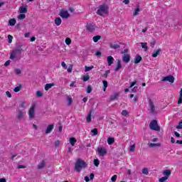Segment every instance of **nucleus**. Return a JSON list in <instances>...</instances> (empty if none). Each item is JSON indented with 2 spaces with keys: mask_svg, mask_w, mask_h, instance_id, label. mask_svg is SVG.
I'll return each instance as SVG.
<instances>
[{
  "mask_svg": "<svg viewBox=\"0 0 182 182\" xmlns=\"http://www.w3.org/2000/svg\"><path fill=\"white\" fill-rule=\"evenodd\" d=\"M87 167V164L86 162L82 159H78L75 164L74 169L77 173H80L83 168H86Z\"/></svg>",
  "mask_w": 182,
  "mask_h": 182,
  "instance_id": "nucleus-1",
  "label": "nucleus"
},
{
  "mask_svg": "<svg viewBox=\"0 0 182 182\" xmlns=\"http://www.w3.org/2000/svg\"><path fill=\"white\" fill-rule=\"evenodd\" d=\"M107 14H109V7L105 4L100 5L97 11V14L103 16L104 14L107 15Z\"/></svg>",
  "mask_w": 182,
  "mask_h": 182,
  "instance_id": "nucleus-2",
  "label": "nucleus"
},
{
  "mask_svg": "<svg viewBox=\"0 0 182 182\" xmlns=\"http://www.w3.org/2000/svg\"><path fill=\"white\" fill-rule=\"evenodd\" d=\"M149 127L151 130H154L155 132H160V127L157 124V120L154 119L149 124Z\"/></svg>",
  "mask_w": 182,
  "mask_h": 182,
  "instance_id": "nucleus-3",
  "label": "nucleus"
},
{
  "mask_svg": "<svg viewBox=\"0 0 182 182\" xmlns=\"http://www.w3.org/2000/svg\"><path fill=\"white\" fill-rule=\"evenodd\" d=\"M59 16L63 18V19H68V18H69V16H70V14H69V12L68 11V10H63L62 9L60 11Z\"/></svg>",
  "mask_w": 182,
  "mask_h": 182,
  "instance_id": "nucleus-4",
  "label": "nucleus"
},
{
  "mask_svg": "<svg viewBox=\"0 0 182 182\" xmlns=\"http://www.w3.org/2000/svg\"><path fill=\"white\" fill-rule=\"evenodd\" d=\"M97 151L100 157H103L107 154V150L105 148L100 147L97 149Z\"/></svg>",
  "mask_w": 182,
  "mask_h": 182,
  "instance_id": "nucleus-5",
  "label": "nucleus"
},
{
  "mask_svg": "<svg viewBox=\"0 0 182 182\" xmlns=\"http://www.w3.org/2000/svg\"><path fill=\"white\" fill-rule=\"evenodd\" d=\"M162 82H169V83H174V77L173 75L164 77L162 79Z\"/></svg>",
  "mask_w": 182,
  "mask_h": 182,
  "instance_id": "nucleus-6",
  "label": "nucleus"
},
{
  "mask_svg": "<svg viewBox=\"0 0 182 182\" xmlns=\"http://www.w3.org/2000/svg\"><path fill=\"white\" fill-rule=\"evenodd\" d=\"M29 119L35 118V106H31L28 111Z\"/></svg>",
  "mask_w": 182,
  "mask_h": 182,
  "instance_id": "nucleus-7",
  "label": "nucleus"
},
{
  "mask_svg": "<svg viewBox=\"0 0 182 182\" xmlns=\"http://www.w3.org/2000/svg\"><path fill=\"white\" fill-rule=\"evenodd\" d=\"M143 60V58H141V55L136 54L134 58V63L135 65H137L138 63H140Z\"/></svg>",
  "mask_w": 182,
  "mask_h": 182,
  "instance_id": "nucleus-8",
  "label": "nucleus"
},
{
  "mask_svg": "<svg viewBox=\"0 0 182 182\" xmlns=\"http://www.w3.org/2000/svg\"><path fill=\"white\" fill-rule=\"evenodd\" d=\"M149 103L151 113H156V107H154V103L153 102V100H149Z\"/></svg>",
  "mask_w": 182,
  "mask_h": 182,
  "instance_id": "nucleus-9",
  "label": "nucleus"
},
{
  "mask_svg": "<svg viewBox=\"0 0 182 182\" xmlns=\"http://www.w3.org/2000/svg\"><path fill=\"white\" fill-rule=\"evenodd\" d=\"M24 114H25V112H23V110L22 109H18L16 112V117H17V119H18L19 120H21V119L23 117Z\"/></svg>",
  "mask_w": 182,
  "mask_h": 182,
  "instance_id": "nucleus-10",
  "label": "nucleus"
},
{
  "mask_svg": "<svg viewBox=\"0 0 182 182\" xmlns=\"http://www.w3.org/2000/svg\"><path fill=\"white\" fill-rule=\"evenodd\" d=\"M14 50H15L18 55H21V53L23 52V47L22 45H19L18 46L16 47Z\"/></svg>",
  "mask_w": 182,
  "mask_h": 182,
  "instance_id": "nucleus-11",
  "label": "nucleus"
},
{
  "mask_svg": "<svg viewBox=\"0 0 182 182\" xmlns=\"http://www.w3.org/2000/svg\"><path fill=\"white\" fill-rule=\"evenodd\" d=\"M122 62H124V63H129L130 62V55L124 54L122 56Z\"/></svg>",
  "mask_w": 182,
  "mask_h": 182,
  "instance_id": "nucleus-12",
  "label": "nucleus"
},
{
  "mask_svg": "<svg viewBox=\"0 0 182 182\" xmlns=\"http://www.w3.org/2000/svg\"><path fill=\"white\" fill-rule=\"evenodd\" d=\"M107 62L108 63V66H112L114 63V58L112 55H109L107 58Z\"/></svg>",
  "mask_w": 182,
  "mask_h": 182,
  "instance_id": "nucleus-13",
  "label": "nucleus"
},
{
  "mask_svg": "<svg viewBox=\"0 0 182 182\" xmlns=\"http://www.w3.org/2000/svg\"><path fill=\"white\" fill-rule=\"evenodd\" d=\"M55 125L53 124H49L46 129V134H49L53 130Z\"/></svg>",
  "mask_w": 182,
  "mask_h": 182,
  "instance_id": "nucleus-14",
  "label": "nucleus"
},
{
  "mask_svg": "<svg viewBox=\"0 0 182 182\" xmlns=\"http://www.w3.org/2000/svg\"><path fill=\"white\" fill-rule=\"evenodd\" d=\"M54 23L56 26H60L62 24V18H60V17H56L54 20Z\"/></svg>",
  "mask_w": 182,
  "mask_h": 182,
  "instance_id": "nucleus-15",
  "label": "nucleus"
},
{
  "mask_svg": "<svg viewBox=\"0 0 182 182\" xmlns=\"http://www.w3.org/2000/svg\"><path fill=\"white\" fill-rule=\"evenodd\" d=\"M18 57V54L16 52L15 50H13L10 54V59H11L12 60H14V59H16V58Z\"/></svg>",
  "mask_w": 182,
  "mask_h": 182,
  "instance_id": "nucleus-16",
  "label": "nucleus"
},
{
  "mask_svg": "<svg viewBox=\"0 0 182 182\" xmlns=\"http://www.w3.org/2000/svg\"><path fill=\"white\" fill-rule=\"evenodd\" d=\"M95 26H93L92 24H88L87 26V31H88V32H95Z\"/></svg>",
  "mask_w": 182,
  "mask_h": 182,
  "instance_id": "nucleus-17",
  "label": "nucleus"
},
{
  "mask_svg": "<svg viewBox=\"0 0 182 182\" xmlns=\"http://www.w3.org/2000/svg\"><path fill=\"white\" fill-rule=\"evenodd\" d=\"M163 174L164 176H165V177H170V176H171V171L168 170V169H166L163 171Z\"/></svg>",
  "mask_w": 182,
  "mask_h": 182,
  "instance_id": "nucleus-18",
  "label": "nucleus"
},
{
  "mask_svg": "<svg viewBox=\"0 0 182 182\" xmlns=\"http://www.w3.org/2000/svg\"><path fill=\"white\" fill-rule=\"evenodd\" d=\"M53 86H55L54 83H48L46 84L44 89L45 90H49V89H51Z\"/></svg>",
  "mask_w": 182,
  "mask_h": 182,
  "instance_id": "nucleus-19",
  "label": "nucleus"
},
{
  "mask_svg": "<svg viewBox=\"0 0 182 182\" xmlns=\"http://www.w3.org/2000/svg\"><path fill=\"white\" fill-rule=\"evenodd\" d=\"M92 113H93L92 109L90 110V113L88 114V115L87 117V123H90V122H92Z\"/></svg>",
  "mask_w": 182,
  "mask_h": 182,
  "instance_id": "nucleus-20",
  "label": "nucleus"
},
{
  "mask_svg": "<svg viewBox=\"0 0 182 182\" xmlns=\"http://www.w3.org/2000/svg\"><path fill=\"white\" fill-rule=\"evenodd\" d=\"M70 144H71V146H75V144H76V141H77V140L76 139V138L75 137H71L69 139Z\"/></svg>",
  "mask_w": 182,
  "mask_h": 182,
  "instance_id": "nucleus-21",
  "label": "nucleus"
},
{
  "mask_svg": "<svg viewBox=\"0 0 182 182\" xmlns=\"http://www.w3.org/2000/svg\"><path fill=\"white\" fill-rule=\"evenodd\" d=\"M119 69H122V61H120V60H118L117 65V67L115 68L114 70H115V72H117Z\"/></svg>",
  "mask_w": 182,
  "mask_h": 182,
  "instance_id": "nucleus-22",
  "label": "nucleus"
},
{
  "mask_svg": "<svg viewBox=\"0 0 182 182\" xmlns=\"http://www.w3.org/2000/svg\"><path fill=\"white\" fill-rule=\"evenodd\" d=\"M19 12H20V14H26V12H28V8L21 6L19 8Z\"/></svg>",
  "mask_w": 182,
  "mask_h": 182,
  "instance_id": "nucleus-23",
  "label": "nucleus"
},
{
  "mask_svg": "<svg viewBox=\"0 0 182 182\" xmlns=\"http://www.w3.org/2000/svg\"><path fill=\"white\" fill-rule=\"evenodd\" d=\"M46 166V163L45 161H42L38 165V170H42V168H43V167H45Z\"/></svg>",
  "mask_w": 182,
  "mask_h": 182,
  "instance_id": "nucleus-24",
  "label": "nucleus"
},
{
  "mask_svg": "<svg viewBox=\"0 0 182 182\" xmlns=\"http://www.w3.org/2000/svg\"><path fill=\"white\" fill-rule=\"evenodd\" d=\"M102 85H103V87H102L103 91L106 92V89H107V86H109V84L106 80H103Z\"/></svg>",
  "mask_w": 182,
  "mask_h": 182,
  "instance_id": "nucleus-25",
  "label": "nucleus"
},
{
  "mask_svg": "<svg viewBox=\"0 0 182 182\" xmlns=\"http://www.w3.org/2000/svg\"><path fill=\"white\" fill-rule=\"evenodd\" d=\"M100 39H102V36H95L93 38H92V41L93 42H99V41H100Z\"/></svg>",
  "mask_w": 182,
  "mask_h": 182,
  "instance_id": "nucleus-26",
  "label": "nucleus"
},
{
  "mask_svg": "<svg viewBox=\"0 0 182 182\" xmlns=\"http://www.w3.org/2000/svg\"><path fill=\"white\" fill-rule=\"evenodd\" d=\"M15 23H16V20L15 18H11L9 21L10 26H15Z\"/></svg>",
  "mask_w": 182,
  "mask_h": 182,
  "instance_id": "nucleus-27",
  "label": "nucleus"
},
{
  "mask_svg": "<svg viewBox=\"0 0 182 182\" xmlns=\"http://www.w3.org/2000/svg\"><path fill=\"white\" fill-rule=\"evenodd\" d=\"M161 52V49H158L156 50L154 53H152V58H157L159 56V53Z\"/></svg>",
  "mask_w": 182,
  "mask_h": 182,
  "instance_id": "nucleus-28",
  "label": "nucleus"
},
{
  "mask_svg": "<svg viewBox=\"0 0 182 182\" xmlns=\"http://www.w3.org/2000/svg\"><path fill=\"white\" fill-rule=\"evenodd\" d=\"M182 103V88L181 89L179 92V98L178 100V105H181Z\"/></svg>",
  "mask_w": 182,
  "mask_h": 182,
  "instance_id": "nucleus-29",
  "label": "nucleus"
},
{
  "mask_svg": "<svg viewBox=\"0 0 182 182\" xmlns=\"http://www.w3.org/2000/svg\"><path fill=\"white\" fill-rule=\"evenodd\" d=\"M107 143L108 144H113L114 143V137H108L107 138Z\"/></svg>",
  "mask_w": 182,
  "mask_h": 182,
  "instance_id": "nucleus-30",
  "label": "nucleus"
},
{
  "mask_svg": "<svg viewBox=\"0 0 182 182\" xmlns=\"http://www.w3.org/2000/svg\"><path fill=\"white\" fill-rule=\"evenodd\" d=\"M89 79H90V76L89 75V74H86L82 76L83 82H87V80H89Z\"/></svg>",
  "mask_w": 182,
  "mask_h": 182,
  "instance_id": "nucleus-31",
  "label": "nucleus"
},
{
  "mask_svg": "<svg viewBox=\"0 0 182 182\" xmlns=\"http://www.w3.org/2000/svg\"><path fill=\"white\" fill-rule=\"evenodd\" d=\"M109 48L111 49H119V48H120V46L119 44H110Z\"/></svg>",
  "mask_w": 182,
  "mask_h": 182,
  "instance_id": "nucleus-32",
  "label": "nucleus"
},
{
  "mask_svg": "<svg viewBox=\"0 0 182 182\" xmlns=\"http://www.w3.org/2000/svg\"><path fill=\"white\" fill-rule=\"evenodd\" d=\"M142 49H144L145 52L149 49L147 47V43H141Z\"/></svg>",
  "mask_w": 182,
  "mask_h": 182,
  "instance_id": "nucleus-33",
  "label": "nucleus"
},
{
  "mask_svg": "<svg viewBox=\"0 0 182 182\" xmlns=\"http://www.w3.org/2000/svg\"><path fill=\"white\" fill-rule=\"evenodd\" d=\"M67 100H68V106H70V105H72V103L73 102V100L71 98L70 96H68L67 97Z\"/></svg>",
  "mask_w": 182,
  "mask_h": 182,
  "instance_id": "nucleus-34",
  "label": "nucleus"
},
{
  "mask_svg": "<svg viewBox=\"0 0 182 182\" xmlns=\"http://www.w3.org/2000/svg\"><path fill=\"white\" fill-rule=\"evenodd\" d=\"M161 146V144H160V143H156V144L151 143V144H149V147H160Z\"/></svg>",
  "mask_w": 182,
  "mask_h": 182,
  "instance_id": "nucleus-35",
  "label": "nucleus"
},
{
  "mask_svg": "<svg viewBox=\"0 0 182 182\" xmlns=\"http://www.w3.org/2000/svg\"><path fill=\"white\" fill-rule=\"evenodd\" d=\"M117 97H119V93H116L113 95H111L110 100H116V99H117Z\"/></svg>",
  "mask_w": 182,
  "mask_h": 182,
  "instance_id": "nucleus-36",
  "label": "nucleus"
},
{
  "mask_svg": "<svg viewBox=\"0 0 182 182\" xmlns=\"http://www.w3.org/2000/svg\"><path fill=\"white\" fill-rule=\"evenodd\" d=\"M94 166H95V167H99V164H100V161H99L98 159H94Z\"/></svg>",
  "mask_w": 182,
  "mask_h": 182,
  "instance_id": "nucleus-37",
  "label": "nucleus"
},
{
  "mask_svg": "<svg viewBox=\"0 0 182 182\" xmlns=\"http://www.w3.org/2000/svg\"><path fill=\"white\" fill-rule=\"evenodd\" d=\"M85 72H90V70H92V69H95V66L91 65L90 67L85 66Z\"/></svg>",
  "mask_w": 182,
  "mask_h": 182,
  "instance_id": "nucleus-38",
  "label": "nucleus"
},
{
  "mask_svg": "<svg viewBox=\"0 0 182 182\" xmlns=\"http://www.w3.org/2000/svg\"><path fill=\"white\" fill-rule=\"evenodd\" d=\"M109 73H110V70H107L105 71V73L103 74V77L105 79H107V77L109 76Z\"/></svg>",
  "mask_w": 182,
  "mask_h": 182,
  "instance_id": "nucleus-39",
  "label": "nucleus"
},
{
  "mask_svg": "<svg viewBox=\"0 0 182 182\" xmlns=\"http://www.w3.org/2000/svg\"><path fill=\"white\" fill-rule=\"evenodd\" d=\"M142 173L145 174V176H147L149 174V168H144L142 169Z\"/></svg>",
  "mask_w": 182,
  "mask_h": 182,
  "instance_id": "nucleus-40",
  "label": "nucleus"
},
{
  "mask_svg": "<svg viewBox=\"0 0 182 182\" xmlns=\"http://www.w3.org/2000/svg\"><path fill=\"white\" fill-rule=\"evenodd\" d=\"M18 19H25V18H26V15H25L23 13H21V14H19L18 16Z\"/></svg>",
  "mask_w": 182,
  "mask_h": 182,
  "instance_id": "nucleus-41",
  "label": "nucleus"
},
{
  "mask_svg": "<svg viewBox=\"0 0 182 182\" xmlns=\"http://www.w3.org/2000/svg\"><path fill=\"white\" fill-rule=\"evenodd\" d=\"M166 180H168V178L167 176H164L161 178H159V182H166Z\"/></svg>",
  "mask_w": 182,
  "mask_h": 182,
  "instance_id": "nucleus-42",
  "label": "nucleus"
},
{
  "mask_svg": "<svg viewBox=\"0 0 182 182\" xmlns=\"http://www.w3.org/2000/svg\"><path fill=\"white\" fill-rule=\"evenodd\" d=\"M139 12H140V9L139 7H137L134 10V16H136V15H139Z\"/></svg>",
  "mask_w": 182,
  "mask_h": 182,
  "instance_id": "nucleus-43",
  "label": "nucleus"
},
{
  "mask_svg": "<svg viewBox=\"0 0 182 182\" xmlns=\"http://www.w3.org/2000/svg\"><path fill=\"white\" fill-rule=\"evenodd\" d=\"M136 150V145L133 144L129 148V151H132L133 153Z\"/></svg>",
  "mask_w": 182,
  "mask_h": 182,
  "instance_id": "nucleus-44",
  "label": "nucleus"
},
{
  "mask_svg": "<svg viewBox=\"0 0 182 182\" xmlns=\"http://www.w3.org/2000/svg\"><path fill=\"white\" fill-rule=\"evenodd\" d=\"M65 43L66 45H70V43H72V40L70 38H65Z\"/></svg>",
  "mask_w": 182,
  "mask_h": 182,
  "instance_id": "nucleus-45",
  "label": "nucleus"
},
{
  "mask_svg": "<svg viewBox=\"0 0 182 182\" xmlns=\"http://www.w3.org/2000/svg\"><path fill=\"white\" fill-rule=\"evenodd\" d=\"M36 96L37 97H42L43 96V93H42L41 91H37Z\"/></svg>",
  "mask_w": 182,
  "mask_h": 182,
  "instance_id": "nucleus-46",
  "label": "nucleus"
},
{
  "mask_svg": "<svg viewBox=\"0 0 182 182\" xmlns=\"http://www.w3.org/2000/svg\"><path fill=\"white\" fill-rule=\"evenodd\" d=\"M91 133H93L94 136H97V134L99 133V132L97 131V129L95 128L94 129H92L91 131Z\"/></svg>",
  "mask_w": 182,
  "mask_h": 182,
  "instance_id": "nucleus-47",
  "label": "nucleus"
},
{
  "mask_svg": "<svg viewBox=\"0 0 182 182\" xmlns=\"http://www.w3.org/2000/svg\"><path fill=\"white\" fill-rule=\"evenodd\" d=\"M21 85H20V86H18V87H16L14 89V92H15L16 93H18V92H19V91L21 90Z\"/></svg>",
  "mask_w": 182,
  "mask_h": 182,
  "instance_id": "nucleus-48",
  "label": "nucleus"
},
{
  "mask_svg": "<svg viewBox=\"0 0 182 182\" xmlns=\"http://www.w3.org/2000/svg\"><path fill=\"white\" fill-rule=\"evenodd\" d=\"M87 93H92V85H88L87 87Z\"/></svg>",
  "mask_w": 182,
  "mask_h": 182,
  "instance_id": "nucleus-49",
  "label": "nucleus"
},
{
  "mask_svg": "<svg viewBox=\"0 0 182 182\" xmlns=\"http://www.w3.org/2000/svg\"><path fill=\"white\" fill-rule=\"evenodd\" d=\"M8 39H9V43H12V40L14 39V37L11 35H9Z\"/></svg>",
  "mask_w": 182,
  "mask_h": 182,
  "instance_id": "nucleus-50",
  "label": "nucleus"
},
{
  "mask_svg": "<svg viewBox=\"0 0 182 182\" xmlns=\"http://www.w3.org/2000/svg\"><path fill=\"white\" fill-rule=\"evenodd\" d=\"M15 73H16V75H21V73H22V71H21V69L16 68L15 70Z\"/></svg>",
  "mask_w": 182,
  "mask_h": 182,
  "instance_id": "nucleus-51",
  "label": "nucleus"
},
{
  "mask_svg": "<svg viewBox=\"0 0 182 182\" xmlns=\"http://www.w3.org/2000/svg\"><path fill=\"white\" fill-rule=\"evenodd\" d=\"M121 114H122V116H127L128 114L127 110L126 109L122 110Z\"/></svg>",
  "mask_w": 182,
  "mask_h": 182,
  "instance_id": "nucleus-52",
  "label": "nucleus"
},
{
  "mask_svg": "<svg viewBox=\"0 0 182 182\" xmlns=\"http://www.w3.org/2000/svg\"><path fill=\"white\" fill-rule=\"evenodd\" d=\"M116 180H117V175H114L112 178H111V181L114 182L116 181Z\"/></svg>",
  "mask_w": 182,
  "mask_h": 182,
  "instance_id": "nucleus-53",
  "label": "nucleus"
},
{
  "mask_svg": "<svg viewBox=\"0 0 182 182\" xmlns=\"http://www.w3.org/2000/svg\"><path fill=\"white\" fill-rule=\"evenodd\" d=\"M60 144V141H59V139H58L55 142V147H59Z\"/></svg>",
  "mask_w": 182,
  "mask_h": 182,
  "instance_id": "nucleus-54",
  "label": "nucleus"
},
{
  "mask_svg": "<svg viewBox=\"0 0 182 182\" xmlns=\"http://www.w3.org/2000/svg\"><path fill=\"white\" fill-rule=\"evenodd\" d=\"M61 66H63V69H68V65H66V63L63 61L61 63Z\"/></svg>",
  "mask_w": 182,
  "mask_h": 182,
  "instance_id": "nucleus-55",
  "label": "nucleus"
},
{
  "mask_svg": "<svg viewBox=\"0 0 182 182\" xmlns=\"http://www.w3.org/2000/svg\"><path fill=\"white\" fill-rule=\"evenodd\" d=\"M73 69V65H70L69 67H68V68L67 69V70H68V73H70V72H72V70Z\"/></svg>",
  "mask_w": 182,
  "mask_h": 182,
  "instance_id": "nucleus-56",
  "label": "nucleus"
},
{
  "mask_svg": "<svg viewBox=\"0 0 182 182\" xmlns=\"http://www.w3.org/2000/svg\"><path fill=\"white\" fill-rule=\"evenodd\" d=\"M122 3L125 5H129V4H130V0H123Z\"/></svg>",
  "mask_w": 182,
  "mask_h": 182,
  "instance_id": "nucleus-57",
  "label": "nucleus"
},
{
  "mask_svg": "<svg viewBox=\"0 0 182 182\" xmlns=\"http://www.w3.org/2000/svg\"><path fill=\"white\" fill-rule=\"evenodd\" d=\"M136 83H137L136 81H133L132 82H131L129 88L131 89V87H133V86H134L136 85Z\"/></svg>",
  "mask_w": 182,
  "mask_h": 182,
  "instance_id": "nucleus-58",
  "label": "nucleus"
},
{
  "mask_svg": "<svg viewBox=\"0 0 182 182\" xmlns=\"http://www.w3.org/2000/svg\"><path fill=\"white\" fill-rule=\"evenodd\" d=\"M90 180H93L95 178V173H91L90 174Z\"/></svg>",
  "mask_w": 182,
  "mask_h": 182,
  "instance_id": "nucleus-59",
  "label": "nucleus"
},
{
  "mask_svg": "<svg viewBox=\"0 0 182 182\" xmlns=\"http://www.w3.org/2000/svg\"><path fill=\"white\" fill-rule=\"evenodd\" d=\"M6 95L8 96V97H12V95L9 91L6 92Z\"/></svg>",
  "mask_w": 182,
  "mask_h": 182,
  "instance_id": "nucleus-60",
  "label": "nucleus"
},
{
  "mask_svg": "<svg viewBox=\"0 0 182 182\" xmlns=\"http://www.w3.org/2000/svg\"><path fill=\"white\" fill-rule=\"evenodd\" d=\"M176 129H182V122H179V125L176 127Z\"/></svg>",
  "mask_w": 182,
  "mask_h": 182,
  "instance_id": "nucleus-61",
  "label": "nucleus"
},
{
  "mask_svg": "<svg viewBox=\"0 0 182 182\" xmlns=\"http://www.w3.org/2000/svg\"><path fill=\"white\" fill-rule=\"evenodd\" d=\"M18 168H26V166L23 165H18Z\"/></svg>",
  "mask_w": 182,
  "mask_h": 182,
  "instance_id": "nucleus-62",
  "label": "nucleus"
},
{
  "mask_svg": "<svg viewBox=\"0 0 182 182\" xmlns=\"http://www.w3.org/2000/svg\"><path fill=\"white\" fill-rule=\"evenodd\" d=\"M174 134H175V136H176V137H181L180 134H179L178 132H174Z\"/></svg>",
  "mask_w": 182,
  "mask_h": 182,
  "instance_id": "nucleus-63",
  "label": "nucleus"
},
{
  "mask_svg": "<svg viewBox=\"0 0 182 182\" xmlns=\"http://www.w3.org/2000/svg\"><path fill=\"white\" fill-rule=\"evenodd\" d=\"M0 182H6V179L5 178H0Z\"/></svg>",
  "mask_w": 182,
  "mask_h": 182,
  "instance_id": "nucleus-64",
  "label": "nucleus"
}]
</instances>
